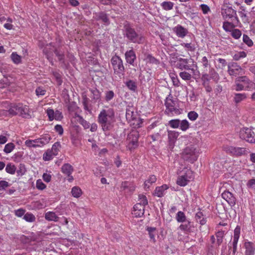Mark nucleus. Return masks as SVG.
<instances>
[{
	"label": "nucleus",
	"instance_id": "nucleus-9",
	"mask_svg": "<svg viewBox=\"0 0 255 255\" xmlns=\"http://www.w3.org/2000/svg\"><path fill=\"white\" fill-rule=\"evenodd\" d=\"M209 73L207 72H202L201 80L202 81L209 82L210 80H213L215 82H218L220 77L218 73L216 71L214 68L211 67L208 69Z\"/></svg>",
	"mask_w": 255,
	"mask_h": 255
},
{
	"label": "nucleus",
	"instance_id": "nucleus-2",
	"mask_svg": "<svg viewBox=\"0 0 255 255\" xmlns=\"http://www.w3.org/2000/svg\"><path fill=\"white\" fill-rule=\"evenodd\" d=\"M221 14L226 20H234L236 24H241L236 10L231 6L223 5L221 8Z\"/></svg>",
	"mask_w": 255,
	"mask_h": 255
},
{
	"label": "nucleus",
	"instance_id": "nucleus-23",
	"mask_svg": "<svg viewBox=\"0 0 255 255\" xmlns=\"http://www.w3.org/2000/svg\"><path fill=\"white\" fill-rule=\"evenodd\" d=\"M199 62L201 64L202 72H207L208 69L211 68L210 61L208 57L205 56L201 58Z\"/></svg>",
	"mask_w": 255,
	"mask_h": 255
},
{
	"label": "nucleus",
	"instance_id": "nucleus-41",
	"mask_svg": "<svg viewBox=\"0 0 255 255\" xmlns=\"http://www.w3.org/2000/svg\"><path fill=\"white\" fill-rule=\"evenodd\" d=\"M247 98V95L245 93H237L235 95L234 101L235 103H239L245 100Z\"/></svg>",
	"mask_w": 255,
	"mask_h": 255
},
{
	"label": "nucleus",
	"instance_id": "nucleus-19",
	"mask_svg": "<svg viewBox=\"0 0 255 255\" xmlns=\"http://www.w3.org/2000/svg\"><path fill=\"white\" fill-rule=\"evenodd\" d=\"M173 31L176 35L180 38H184L188 33V30L181 25H177L173 28Z\"/></svg>",
	"mask_w": 255,
	"mask_h": 255
},
{
	"label": "nucleus",
	"instance_id": "nucleus-42",
	"mask_svg": "<svg viewBox=\"0 0 255 255\" xmlns=\"http://www.w3.org/2000/svg\"><path fill=\"white\" fill-rule=\"evenodd\" d=\"M57 155L56 154H54V152L52 151L51 150H48L47 151L43 154V160L45 161H49L51 160L54 156Z\"/></svg>",
	"mask_w": 255,
	"mask_h": 255
},
{
	"label": "nucleus",
	"instance_id": "nucleus-63",
	"mask_svg": "<svg viewBox=\"0 0 255 255\" xmlns=\"http://www.w3.org/2000/svg\"><path fill=\"white\" fill-rule=\"evenodd\" d=\"M240 234V228L237 227L234 230L233 241L238 242Z\"/></svg>",
	"mask_w": 255,
	"mask_h": 255
},
{
	"label": "nucleus",
	"instance_id": "nucleus-13",
	"mask_svg": "<svg viewBox=\"0 0 255 255\" xmlns=\"http://www.w3.org/2000/svg\"><path fill=\"white\" fill-rule=\"evenodd\" d=\"M243 69L237 63L231 62L228 65V72L231 76L237 77L243 74Z\"/></svg>",
	"mask_w": 255,
	"mask_h": 255
},
{
	"label": "nucleus",
	"instance_id": "nucleus-57",
	"mask_svg": "<svg viewBox=\"0 0 255 255\" xmlns=\"http://www.w3.org/2000/svg\"><path fill=\"white\" fill-rule=\"evenodd\" d=\"M71 140L72 144L75 146H77L80 143V139L77 134H72Z\"/></svg>",
	"mask_w": 255,
	"mask_h": 255
},
{
	"label": "nucleus",
	"instance_id": "nucleus-49",
	"mask_svg": "<svg viewBox=\"0 0 255 255\" xmlns=\"http://www.w3.org/2000/svg\"><path fill=\"white\" fill-rule=\"evenodd\" d=\"M176 218L178 222L183 223L186 220L184 213L182 211H179L177 213Z\"/></svg>",
	"mask_w": 255,
	"mask_h": 255
},
{
	"label": "nucleus",
	"instance_id": "nucleus-33",
	"mask_svg": "<svg viewBox=\"0 0 255 255\" xmlns=\"http://www.w3.org/2000/svg\"><path fill=\"white\" fill-rule=\"evenodd\" d=\"M156 177L154 175H151L146 180L144 183V188L145 190H147L149 188L151 185L155 183L156 181Z\"/></svg>",
	"mask_w": 255,
	"mask_h": 255
},
{
	"label": "nucleus",
	"instance_id": "nucleus-60",
	"mask_svg": "<svg viewBox=\"0 0 255 255\" xmlns=\"http://www.w3.org/2000/svg\"><path fill=\"white\" fill-rule=\"evenodd\" d=\"M54 53L58 57V60L64 63V55L62 52H60L58 49L55 48Z\"/></svg>",
	"mask_w": 255,
	"mask_h": 255
},
{
	"label": "nucleus",
	"instance_id": "nucleus-59",
	"mask_svg": "<svg viewBox=\"0 0 255 255\" xmlns=\"http://www.w3.org/2000/svg\"><path fill=\"white\" fill-rule=\"evenodd\" d=\"M180 121L178 119L172 120L169 122V125L173 128H178L179 127Z\"/></svg>",
	"mask_w": 255,
	"mask_h": 255
},
{
	"label": "nucleus",
	"instance_id": "nucleus-43",
	"mask_svg": "<svg viewBox=\"0 0 255 255\" xmlns=\"http://www.w3.org/2000/svg\"><path fill=\"white\" fill-rule=\"evenodd\" d=\"M16 167L11 163H8L6 165L5 171L7 173L10 174H14L16 171Z\"/></svg>",
	"mask_w": 255,
	"mask_h": 255
},
{
	"label": "nucleus",
	"instance_id": "nucleus-50",
	"mask_svg": "<svg viewBox=\"0 0 255 255\" xmlns=\"http://www.w3.org/2000/svg\"><path fill=\"white\" fill-rule=\"evenodd\" d=\"M92 95L91 97L94 100H97L100 98V93L97 89H91Z\"/></svg>",
	"mask_w": 255,
	"mask_h": 255
},
{
	"label": "nucleus",
	"instance_id": "nucleus-24",
	"mask_svg": "<svg viewBox=\"0 0 255 255\" xmlns=\"http://www.w3.org/2000/svg\"><path fill=\"white\" fill-rule=\"evenodd\" d=\"M246 249L245 255H254L255 253V246L254 244L250 242H246L244 244Z\"/></svg>",
	"mask_w": 255,
	"mask_h": 255
},
{
	"label": "nucleus",
	"instance_id": "nucleus-15",
	"mask_svg": "<svg viewBox=\"0 0 255 255\" xmlns=\"http://www.w3.org/2000/svg\"><path fill=\"white\" fill-rule=\"evenodd\" d=\"M55 47L52 43L47 44L43 49V53L46 55L47 59L50 62L52 65H53V56Z\"/></svg>",
	"mask_w": 255,
	"mask_h": 255
},
{
	"label": "nucleus",
	"instance_id": "nucleus-16",
	"mask_svg": "<svg viewBox=\"0 0 255 255\" xmlns=\"http://www.w3.org/2000/svg\"><path fill=\"white\" fill-rule=\"evenodd\" d=\"M222 197L231 206L233 207L236 204V199L231 192L225 191L222 194Z\"/></svg>",
	"mask_w": 255,
	"mask_h": 255
},
{
	"label": "nucleus",
	"instance_id": "nucleus-62",
	"mask_svg": "<svg viewBox=\"0 0 255 255\" xmlns=\"http://www.w3.org/2000/svg\"><path fill=\"white\" fill-rule=\"evenodd\" d=\"M243 41L249 46H252L253 45V41L250 39V38L246 34L243 35Z\"/></svg>",
	"mask_w": 255,
	"mask_h": 255
},
{
	"label": "nucleus",
	"instance_id": "nucleus-8",
	"mask_svg": "<svg viewBox=\"0 0 255 255\" xmlns=\"http://www.w3.org/2000/svg\"><path fill=\"white\" fill-rule=\"evenodd\" d=\"M240 137L251 143H255V133L249 128H242L240 131Z\"/></svg>",
	"mask_w": 255,
	"mask_h": 255
},
{
	"label": "nucleus",
	"instance_id": "nucleus-31",
	"mask_svg": "<svg viewBox=\"0 0 255 255\" xmlns=\"http://www.w3.org/2000/svg\"><path fill=\"white\" fill-rule=\"evenodd\" d=\"M45 218L48 221L57 222L59 218L55 212L49 211L45 213Z\"/></svg>",
	"mask_w": 255,
	"mask_h": 255
},
{
	"label": "nucleus",
	"instance_id": "nucleus-46",
	"mask_svg": "<svg viewBox=\"0 0 255 255\" xmlns=\"http://www.w3.org/2000/svg\"><path fill=\"white\" fill-rule=\"evenodd\" d=\"M183 223H184V224H181L179 226L180 229L182 231H189L191 227V222L189 221L186 220L185 222H184Z\"/></svg>",
	"mask_w": 255,
	"mask_h": 255
},
{
	"label": "nucleus",
	"instance_id": "nucleus-22",
	"mask_svg": "<svg viewBox=\"0 0 255 255\" xmlns=\"http://www.w3.org/2000/svg\"><path fill=\"white\" fill-rule=\"evenodd\" d=\"M179 136V133L175 131H168V137L169 146L173 148L174 146L175 142L176 141L178 136Z\"/></svg>",
	"mask_w": 255,
	"mask_h": 255
},
{
	"label": "nucleus",
	"instance_id": "nucleus-56",
	"mask_svg": "<svg viewBox=\"0 0 255 255\" xmlns=\"http://www.w3.org/2000/svg\"><path fill=\"white\" fill-rule=\"evenodd\" d=\"M126 86L129 89L133 91H135L137 88L135 82L132 80H129L127 81L126 83Z\"/></svg>",
	"mask_w": 255,
	"mask_h": 255
},
{
	"label": "nucleus",
	"instance_id": "nucleus-26",
	"mask_svg": "<svg viewBox=\"0 0 255 255\" xmlns=\"http://www.w3.org/2000/svg\"><path fill=\"white\" fill-rule=\"evenodd\" d=\"M111 116H109L108 117V115L107 113H100V114L99 116V122L100 124L103 123H111V120L109 119H111L112 120V117L114 116V113H111Z\"/></svg>",
	"mask_w": 255,
	"mask_h": 255
},
{
	"label": "nucleus",
	"instance_id": "nucleus-30",
	"mask_svg": "<svg viewBox=\"0 0 255 255\" xmlns=\"http://www.w3.org/2000/svg\"><path fill=\"white\" fill-rule=\"evenodd\" d=\"M232 22H229L228 21L223 22V28L227 32L231 31L233 29L238 26L240 24H236L234 20H231Z\"/></svg>",
	"mask_w": 255,
	"mask_h": 255
},
{
	"label": "nucleus",
	"instance_id": "nucleus-18",
	"mask_svg": "<svg viewBox=\"0 0 255 255\" xmlns=\"http://www.w3.org/2000/svg\"><path fill=\"white\" fill-rule=\"evenodd\" d=\"M51 137L49 135L46 134L39 138L33 140V142L35 144V147H41L48 143Z\"/></svg>",
	"mask_w": 255,
	"mask_h": 255
},
{
	"label": "nucleus",
	"instance_id": "nucleus-48",
	"mask_svg": "<svg viewBox=\"0 0 255 255\" xmlns=\"http://www.w3.org/2000/svg\"><path fill=\"white\" fill-rule=\"evenodd\" d=\"M23 219L28 222H33L35 221V216L31 213H27L24 214Z\"/></svg>",
	"mask_w": 255,
	"mask_h": 255
},
{
	"label": "nucleus",
	"instance_id": "nucleus-4",
	"mask_svg": "<svg viewBox=\"0 0 255 255\" xmlns=\"http://www.w3.org/2000/svg\"><path fill=\"white\" fill-rule=\"evenodd\" d=\"M198 151L194 146H188L182 153V157L185 160L193 163L197 159Z\"/></svg>",
	"mask_w": 255,
	"mask_h": 255
},
{
	"label": "nucleus",
	"instance_id": "nucleus-3",
	"mask_svg": "<svg viewBox=\"0 0 255 255\" xmlns=\"http://www.w3.org/2000/svg\"><path fill=\"white\" fill-rule=\"evenodd\" d=\"M114 74L117 75L120 79L124 77L125 75V68L122 59L117 55H115L111 59Z\"/></svg>",
	"mask_w": 255,
	"mask_h": 255
},
{
	"label": "nucleus",
	"instance_id": "nucleus-5",
	"mask_svg": "<svg viewBox=\"0 0 255 255\" xmlns=\"http://www.w3.org/2000/svg\"><path fill=\"white\" fill-rule=\"evenodd\" d=\"M180 174L177 180V184L181 186L187 185L190 180L193 178L192 171L187 167L184 168Z\"/></svg>",
	"mask_w": 255,
	"mask_h": 255
},
{
	"label": "nucleus",
	"instance_id": "nucleus-36",
	"mask_svg": "<svg viewBox=\"0 0 255 255\" xmlns=\"http://www.w3.org/2000/svg\"><path fill=\"white\" fill-rule=\"evenodd\" d=\"M146 230L148 232L150 239L153 243H155L156 241L155 236L157 234L156 228L154 227H147Z\"/></svg>",
	"mask_w": 255,
	"mask_h": 255
},
{
	"label": "nucleus",
	"instance_id": "nucleus-54",
	"mask_svg": "<svg viewBox=\"0 0 255 255\" xmlns=\"http://www.w3.org/2000/svg\"><path fill=\"white\" fill-rule=\"evenodd\" d=\"M11 116H14L18 115L19 116L25 119H29L31 118V116L29 113H9Z\"/></svg>",
	"mask_w": 255,
	"mask_h": 255
},
{
	"label": "nucleus",
	"instance_id": "nucleus-52",
	"mask_svg": "<svg viewBox=\"0 0 255 255\" xmlns=\"http://www.w3.org/2000/svg\"><path fill=\"white\" fill-rule=\"evenodd\" d=\"M138 199L139 202L137 204H140L143 205V207H144L145 205H147L148 201L145 195L143 194H139L138 195Z\"/></svg>",
	"mask_w": 255,
	"mask_h": 255
},
{
	"label": "nucleus",
	"instance_id": "nucleus-28",
	"mask_svg": "<svg viewBox=\"0 0 255 255\" xmlns=\"http://www.w3.org/2000/svg\"><path fill=\"white\" fill-rule=\"evenodd\" d=\"M168 188V187L167 185L164 184L160 187H157L154 192V195L157 196L158 197H162L165 191Z\"/></svg>",
	"mask_w": 255,
	"mask_h": 255
},
{
	"label": "nucleus",
	"instance_id": "nucleus-35",
	"mask_svg": "<svg viewBox=\"0 0 255 255\" xmlns=\"http://www.w3.org/2000/svg\"><path fill=\"white\" fill-rule=\"evenodd\" d=\"M82 104L84 106V109L85 111L90 112L91 109L90 108L91 104L90 99L87 97L85 94L82 96Z\"/></svg>",
	"mask_w": 255,
	"mask_h": 255
},
{
	"label": "nucleus",
	"instance_id": "nucleus-58",
	"mask_svg": "<svg viewBox=\"0 0 255 255\" xmlns=\"http://www.w3.org/2000/svg\"><path fill=\"white\" fill-rule=\"evenodd\" d=\"M231 35L233 37L238 39L241 36L242 32L241 31L238 29H234L232 31Z\"/></svg>",
	"mask_w": 255,
	"mask_h": 255
},
{
	"label": "nucleus",
	"instance_id": "nucleus-11",
	"mask_svg": "<svg viewBox=\"0 0 255 255\" xmlns=\"http://www.w3.org/2000/svg\"><path fill=\"white\" fill-rule=\"evenodd\" d=\"M188 60L187 59L180 58L177 62V67L181 70H191L193 76H200V72L197 69L191 68L188 65Z\"/></svg>",
	"mask_w": 255,
	"mask_h": 255
},
{
	"label": "nucleus",
	"instance_id": "nucleus-25",
	"mask_svg": "<svg viewBox=\"0 0 255 255\" xmlns=\"http://www.w3.org/2000/svg\"><path fill=\"white\" fill-rule=\"evenodd\" d=\"M126 61L128 64L133 65L136 59V55L133 50L127 51L125 53Z\"/></svg>",
	"mask_w": 255,
	"mask_h": 255
},
{
	"label": "nucleus",
	"instance_id": "nucleus-38",
	"mask_svg": "<svg viewBox=\"0 0 255 255\" xmlns=\"http://www.w3.org/2000/svg\"><path fill=\"white\" fill-rule=\"evenodd\" d=\"M247 53L244 51H239L235 53L233 55V58L235 61H239L241 59L245 58L247 56Z\"/></svg>",
	"mask_w": 255,
	"mask_h": 255
},
{
	"label": "nucleus",
	"instance_id": "nucleus-47",
	"mask_svg": "<svg viewBox=\"0 0 255 255\" xmlns=\"http://www.w3.org/2000/svg\"><path fill=\"white\" fill-rule=\"evenodd\" d=\"M179 76L185 81H190L192 77L191 74L186 71L181 72L179 73Z\"/></svg>",
	"mask_w": 255,
	"mask_h": 255
},
{
	"label": "nucleus",
	"instance_id": "nucleus-12",
	"mask_svg": "<svg viewBox=\"0 0 255 255\" xmlns=\"http://www.w3.org/2000/svg\"><path fill=\"white\" fill-rule=\"evenodd\" d=\"M177 99L171 94L168 95L165 100V106L168 112H174L177 110Z\"/></svg>",
	"mask_w": 255,
	"mask_h": 255
},
{
	"label": "nucleus",
	"instance_id": "nucleus-64",
	"mask_svg": "<svg viewBox=\"0 0 255 255\" xmlns=\"http://www.w3.org/2000/svg\"><path fill=\"white\" fill-rule=\"evenodd\" d=\"M105 95L106 100L109 101L114 98L115 94L113 91H109L106 92Z\"/></svg>",
	"mask_w": 255,
	"mask_h": 255
},
{
	"label": "nucleus",
	"instance_id": "nucleus-6",
	"mask_svg": "<svg viewBox=\"0 0 255 255\" xmlns=\"http://www.w3.org/2000/svg\"><path fill=\"white\" fill-rule=\"evenodd\" d=\"M138 137L139 133L136 130H132L128 134L127 147L129 150L131 151L137 147Z\"/></svg>",
	"mask_w": 255,
	"mask_h": 255
},
{
	"label": "nucleus",
	"instance_id": "nucleus-27",
	"mask_svg": "<svg viewBox=\"0 0 255 255\" xmlns=\"http://www.w3.org/2000/svg\"><path fill=\"white\" fill-rule=\"evenodd\" d=\"M143 60L146 64H154L156 65H158L159 64V61L150 54H145Z\"/></svg>",
	"mask_w": 255,
	"mask_h": 255
},
{
	"label": "nucleus",
	"instance_id": "nucleus-40",
	"mask_svg": "<svg viewBox=\"0 0 255 255\" xmlns=\"http://www.w3.org/2000/svg\"><path fill=\"white\" fill-rule=\"evenodd\" d=\"M162 8L165 10H170L173 9L174 3L171 1H163L161 3Z\"/></svg>",
	"mask_w": 255,
	"mask_h": 255
},
{
	"label": "nucleus",
	"instance_id": "nucleus-29",
	"mask_svg": "<svg viewBox=\"0 0 255 255\" xmlns=\"http://www.w3.org/2000/svg\"><path fill=\"white\" fill-rule=\"evenodd\" d=\"M74 170L73 166L69 163H65L61 167L62 172L67 175L70 176Z\"/></svg>",
	"mask_w": 255,
	"mask_h": 255
},
{
	"label": "nucleus",
	"instance_id": "nucleus-14",
	"mask_svg": "<svg viewBox=\"0 0 255 255\" xmlns=\"http://www.w3.org/2000/svg\"><path fill=\"white\" fill-rule=\"evenodd\" d=\"M236 81L243 82L246 90L251 91L255 89V83L246 76L238 77Z\"/></svg>",
	"mask_w": 255,
	"mask_h": 255
},
{
	"label": "nucleus",
	"instance_id": "nucleus-39",
	"mask_svg": "<svg viewBox=\"0 0 255 255\" xmlns=\"http://www.w3.org/2000/svg\"><path fill=\"white\" fill-rule=\"evenodd\" d=\"M97 16V19L98 20H101L105 24L108 25L109 24V19L105 13L103 12H100Z\"/></svg>",
	"mask_w": 255,
	"mask_h": 255
},
{
	"label": "nucleus",
	"instance_id": "nucleus-37",
	"mask_svg": "<svg viewBox=\"0 0 255 255\" xmlns=\"http://www.w3.org/2000/svg\"><path fill=\"white\" fill-rule=\"evenodd\" d=\"M180 45L184 47L187 51L194 52L195 50V45L193 43L182 42Z\"/></svg>",
	"mask_w": 255,
	"mask_h": 255
},
{
	"label": "nucleus",
	"instance_id": "nucleus-7",
	"mask_svg": "<svg viewBox=\"0 0 255 255\" xmlns=\"http://www.w3.org/2000/svg\"><path fill=\"white\" fill-rule=\"evenodd\" d=\"M223 150L227 153L235 156H241L248 154V150L244 147H235L226 145L223 147Z\"/></svg>",
	"mask_w": 255,
	"mask_h": 255
},
{
	"label": "nucleus",
	"instance_id": "nucleus-1",
	"mask_svg": "<svg viewBox=\"0 0 255 255\" xmlns=\"http://www.w3.org/2000/svg\"><path fill=\"white\" fill-rule=\"evenodd\" d=\"M123 34L128 41L135 44H142L145 40L143 34L136 31L128 22L124 25Z\"/></svg>",
	"mask_w": 255,
	"mask_h": 255
},
{
	"label": "nucleus",
	"instance_id": "nucleus-34",
	"mask_svg": "<svg viewBox=\"0 0 255 255\" xmlns=\"http://www.w3.org/2000/svg\"><path fill=\"white\" fill-rule=\"evenodd\" d=\"M47 115L50 121L53 120L61 121L63 118L62 113H47Z\"/></svg>",
	"mask_w": 255,
	"mask_h": 255
},
{
	"label": "nucleus",
	"instance_id": "nucleus-55",
	"mask_svg": "<svg viewBox=\"0 0 255 255\" xmlns=\"http://www.w3.org/2000/svg\"><path fill=\"white\" fill-rule=\"evenodd\" d=\"M189 125L188 122L187 120H184L182 121H180V124L179 125V127H180V128L182 130H183V131L186 130L189 128Z\"/></svg>",
	"mask_w": 255,
	"mask_h": 255
},
{
	"label": "nucleus",
	"instance_id": "nucleus-20",
	"mask_svg": "<svg viewBox=\"0 0 255 255\" xmlns=\"http://www.w3.org/2000/svg\"><path fill=\"white\" fill-rule=\"evenodd\" d=\"M77 121L81 124L85 128H88L90 127L89 123L86 121L83 117L75 113L74 116L71 118V122L73 123Z\"/></svg>",
	"mask_w": 255,
	"mask_h": 255
},
{
	"label": "nucleus",
	"instance_id": "nucleus-45",
	"mask_svg": "<svg viewBox=\"0 0 255 255\" xmlns=\"http://www.w3.org/2000/svg\"><path fill=\"white\" fill-rule=\"evenodd\" d=\"M81 189L77 186L72 188L71 190V193L73 197L76 198H79L82 195Z\"/></svg>",
	"mask_w": 255,
	"mask_h": 255
},
{
	"label": "nucleus",
	"instance_id": "nucleus-17",
	"mask_svg": "<svg viewBox=\"0 0 255 255\" xmlns=\"http://www.w3.org/2000/svg\"><path fill=\"white\" fill-rule=\"evenodd\" d=\"M28 107L21 103H12L10 104L9 109L7 112H25L27 111ZM7 112V111H6Z\"/></svg>",
	"mask_w": 255,
	"mask_h": 255
},
{
	"label": "nucleus",
	"instance_id": "nucleus-61",
	"mask_svg": "<svg viewBox=\"0 0 255 255\" xmlns=\"http://www.w3.org/2000/svg\"><path fill=\"white\" fill-rule=\"evenodd\" d=\"M224 235V232L222 231L218 232L216 234L217 243L219 246L223 242V237Z\"/></svg>",
	"mask_w": 255,
	"mask_h": 255
},
{
	"label": "nucleus",
	"instance_id": "nucleus-10",
	"mask_svg": "<svg viewBox=\"0 0 255 255\" xmlns=\"http://www.w3.org/2000/svg\"><path fill=\"white\" fill-rule=\"evenodd\" d=\"M126 117L128 123L134 128L140 127L142 122L138 113H126Z\"/></svg>",
	"mask_w": 255,
	"mask_h": 255
},
{
	"label": "nucleus",
	"instance_id": "nucleus-51",
	"mask_svg": "<svg viewBox=\"0 0 255 255\" xmlns=\"http://www.w3.org/2000/svg\"><path fill=\"white\" fill-rule=\"evenodd\" d=\"M14 147H15L14 144L12 142H10V143L6 144L5 145L3 151L6 153H9L13 150V149L14 148Z\"/></svg>",
	"mask_w": 255,
	"mask_h": 255
},
{
	"label": "nucleus",
	"instance_id": "nucleus-53",
	"mask_svg": "<svg viewBox=\"0 0 255 255\" xmlns=\"http://www.w3.org/2000/svg\"><path fill=\"white\" fill-rule=\"evenodd\" d=\"M11 58L15 64H17L21 62V56L17 54L16 53L12 52L11 54Z\"/></svg>",
	"mask_w": 255,
	"mask_h": 255
},
{
	"label": "nucleus",
	"instance_id": "nucleus-32",
	"mask_svg": "<svg viewBox=\"0 0 255 255\" xmlns=\"http://www.w3.org/2000/svg\"><path fill=\"white\" fill-rule=\"evenodd\" d=\"M240 9L241 10L239 11V13L240 14V16L242 20V21L245 23H249L250 19L249 16L247 15V13L246 12V8L244 6H242L240 7Z\"/></svg>",
	"mask_w": 255,
	"mask_h": 255
},
{
	"label": "nucleus",
	"instance_id": "nucleus-21",
	"mask_svg": "<svg viewBox=\"0 0 255 255\" xmlns=\"http://www.w3.org/2000/svg\"><path fill=\"white\" fill-rule=\"evenodd\" d=\"M144 213V207H143V205L140 204H136L133 206V209L132 212V214L135 217H141L142 216Z\"/></svg>",
	"mask_w": 255,
	"mask_h": 255
},
{
	"label": "nucleus",
	"instance_id": "nucleus-44",
	"mask_svg": "<svg viewBox=\"0 0 255 255\" xmlns=\"http://www.w3.org/2000/svg\"><path fill=\"white\" fill-rule=\"evenodd\" d=\"M195 219L197 222L199 223L201 225H204L206 221L204 218L203 217V214L202 212H199L196 213Z\"/></svg>",
	"mask_w": 255,
	"mask_h": 255
}]
</instances>
